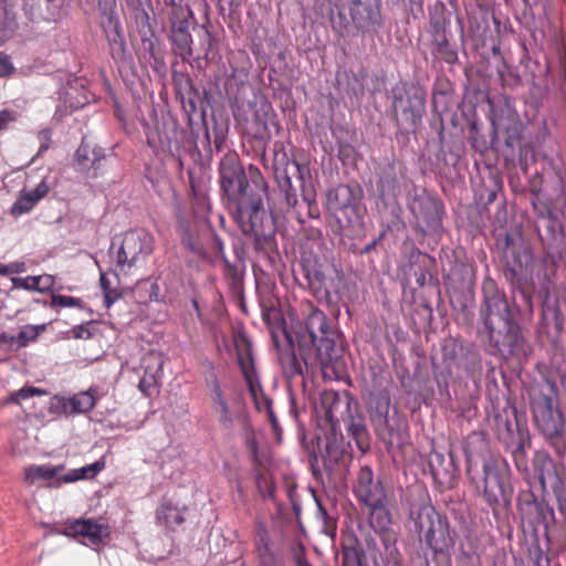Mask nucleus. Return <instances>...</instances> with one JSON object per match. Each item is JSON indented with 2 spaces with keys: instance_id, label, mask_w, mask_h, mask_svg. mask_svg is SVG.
I'll use <instances>...</instances> for the list:
<instances>
[{
  "instance_id": "obj_1",
  "label": "nucleus",
  "mask_w": 566,
  "mask_h": 566,
  "mask_svg": "<svg viewBox=\"0 0 566 566\" xmlns=\"http://www.w3.org/2000/svg\"><path fill=\"white\" fill-rule=\"evenodd\" d=\"M531 205L535 213V229L545 249V255L530 265V281L525 287V300L520 291L514 294L512 284V303L497 282L485 276L482 282V303L479 310L478 331L493 355L509 360L527 355L528 346L522 333L517 314L521 311L533 313V292L535 290L534 272L538 281V296L542 301L539 327L544 333L563 329V317L556 300L551 296L553 277L557 263L566 255V163L559 154L541 157V171L536 170L528 180Z\"/></svg>"
},
{
  "instance_id": "obj_2",
  "label": "nucleus",
  "mask_w": 566,
  "mask_h": 566,
  "mask_svg": "<svg viewBox=\"0 0 566 566\" xmlns=\"http://www.w3.org/2000/svg\"><path fill=\"white\" fill-rule=\"evenodd\" d=\"M272 343L286 378H305L319 368L324 378L338 379L344 370V339L325 312L312 308L290 327L271 331Z\"/></svg>"
},
{
  "instance_id": "obj_3",
  "label": "nucleus",
  "mask_w": 566,
  "mask_h": 566,
  "mask_svg": "<svg viewBox=\"0 0 566 566\" xmlns=\"http://www.w3.org/2000/svg\"><path fill=\"white\" fill-rule=\"evenodd\" d=\"M219 182L222 199L239 229L253 238V248L259 255L274 263L276 220L264 207L269 185L261 170L250 165L245 171L239 156L228 151L219 163Z\"/></svg>"
},
{
  "instance_id": "obj_4",
  "label": "nucleus",
  "mask_w": 566,
  "mask_h": 566,
  "mask_svg": "<svg viewBox=\"0 0 566 566\" xmlns=\"http://www.w3.org/2000/svg\"><path fill=\"white\" fill-rule=\"evenodd\" d=\"M201 124L198 129L190 130L179 128L174 119L164 120L157 126L156 134L147 135V143L156 151L168 154L178 165L180 170L186 169L191 196L197 203H203L207 199V180L201 176V167L198 161H210L214 153L223 149L228 134V126L219 122L212 114L207 117V109L214 102L210 91L206 87L200 91Z\"/></svg>"
},
{
  "instance_id": "obj_5",
  "label": "nucleus",
  "mask_w": 566,
  "mask_h": 566,
  "mask_svg": "<svg viewBox=\"0 0 566 566\" xmlns=\"http://www.w3.org/2000/svg\"><path fill=\"white\" fill-rule=\"evenodd\" d=\"M488 451L486 433L473 431L467 439V474L485 503L483 511L492 514L491 526L501 530L512 515L513 486L511 469L502 457L484 455Z\"/></svg>"
},
{
  "instance_id": "obj_6",
  "label": "nucleus",
  "mask_w": 566,
  "mask_h": 566,
  "mask_svg": "<svg viewBox=\"0 0 566 566\" xmlns=\"http://www.w3.org/2000/svg\"><path fill=\"white\" fill-rule=\"evenodd\" d=\"M272 169L279 189L280 210L301 224L308 219L318 220L321 209L316 200L310 165L291 158L284 145L276 142Z\"/></svg>"
},
{
  "instance_id": "obj_7",
  "label": "nucleus",
  "mask_w": 566,
  "mask_h": 566,
  "mask_svg": "<svg viewBox=\"0 0 566 566\" xmlns=\"http://www.w3.org/2000/svg\"><path fill=\"white\" fill-rule=\"evenodd\" d=\"M495 208L492 227L496 245L502 250L503 275L512 284L514 294L520 291L530 304L525 287L531 277L530 265H536L533 250L525 242L518 226L512 222L507 227V209L503 198L496 202Z\"/></svg>"
},
{
  "instance_id": "obj_8",
  "label": "nucleus",
  "mask_w": 566,
  "mask_h": 566,
  "mask_svg": "<svg viewBox=\"0 0 566 566\" xmlns=\"http://www.w3.org/2000/svg\"><path fill=\"white\" fill-rule=\"evenodd\" d=\"M486 421L504 449L511 453L518 471L527 468L526 447L531 438L524 413L510 399L491 400L485 408Z\"/></svg>"
},
{
  "instance_id": "obj_9",
  "label": "nucleus",
  "mask_w": 566,
  "mask_h": 566,
  "mask_svg": "<svg viewBox=\"0 0 566 566\" xmlns=\"http://www.w3.org/2000/svg\"><path fill=\"white\" fill-rule=\"evenodd\" d=\"M175 231L180 245L199 261L210 262L211 253H222L223 240L216 232L211 221L180 200L174 202Z\"/></svg>"
},
{
  "instance_id": "obj_10",
  "label": "nucleus",
  "mask_w": 566,
  "mask_h": 566,
  "mask_svg": "<svg viewBox=\"0 0 566 566\" xmlns=\"http://www.w3.org/2000/svg\"><path fill=\"white\" fill-rule=\"evenodd\" d=\"M408 527L433 557L448 555L455 545L454 532L448 517L429 502H411L408 507Z\"/></svg>"
},
{
  "instance_id": "obj_11",
  "label": "nucleus",
  "mask_w": 566,
  "mask_h": 566,
  "mask_svg": "<svg viewBox=\"0 0 566 566\" xmlns=\"http://www.w3.org/2000/svg\"><path fill=\"white\" fill-rule=\"evenodd\" d=\"M531 411L538 433L563 458L566 452L565 419L554 382L531 396Z\"/></svg>"
},
{
  "instance_id": "obj_12",
  "label": "nucleus",
  "mask_w": 566,
  "mask_h": 566,
  "mask_svg": "<svg viewBox=\"0 0 566 566\" xmlns=\"http://www.w3.org/2000/svg\"><path fill=\"white\" fill-rule=\"evenodd\" d=\"M350 444L342 432H329L318 438L317 449L310 453L312 474L322 484L338 482L346 478L352 462Z\"/></svg>"
},
{
  "instance_id": "obj_13",
  "label": "nucleus",
  "mask_w": 566,
  "mask_h": 566,
  "mask_svg": "<svg viewBox=\"0 0 566 566\" xmlns=\"http://www.w3.org/2000/svg\"><path fill=\"white\" fill-rule=\"evenodd\" d=\"M426 91L416 83L400 82L391 87L392 108L399 134L416 133L426 112Z\"/></svg>"
},
{
  "instance_id": "obj_14",
  "label": "nucleus",
  "mask_w": 566,
  "mask_h": 566,
  "mask_svg": "<svg viewBox=\"0 0 566 566\" xmlns=\"http://www.w3.org/2000/svg\"><path fill=\"white\" fill-rule=\"evenodd\" d=\"M446 93L439 92L432 95V108L440 115V128L438 132L440 150L437 155V168H455L459 161L465 156L464 127L459 120V115L453 113L450 118L452 130L446 133L442 114L446 112Z\"/></svg>"
},
{
  "instance_id": "obj_15",
  "label": "nucleus",
  "mask_w": 566,
  "mask_h": 566,
  "mask_svg": "<svg viewBox=\"0 0 566 566\" xmlns=\"http://www.w3.org/2000/svg\"><path fill=\"white\" fill-rule=\"evenodd\" d=\"M517 510L525 538L542 537L546 539L548 547L551 545L548 527L555 521L554 509L544 499H538L528 488L518 492Z\"/></svg>"
},
{
  "instance_id": "obj_16",
  "label": "nucleus",
  "mask_w": 566,
  "mask_h": 566,
  "mask_svg": "<svg viewBox=\"0 0 566 566\" xmlns=\"http://www.w3.org/2000/svg\"><path fill=\"white\" fill-rule=\"evenodd\" d=\"M154 249L153 234L144 228H136L123 234L117 249H115V242H112L108 253L114 259L116 266L120 271L127 272L143 265Z\"/></svg>"
},
{
  "instance_id": "obj_17",
  "label": "nucleus",
  "mask_w": 566,
  "mask_h": 566,
  "mask_svg": "<svg viewBox=\"0 0 566 566\" xmlns=\"http://www.w3.org/2000/svg\"><path fill=\"white\" fill-rule=\"evenodd\" d=\"M101 27L106 38L109 55L120 75H136L137 66L129 50L124 28L115 10L102 11Z\"/></svg>"
},
{
  "instance_id": "obj_18",
  "label": "nucleus",
  "mask_w": 566,
  "mask_h": 566,
  "mask_svg": "<svg viewBox=\"0 0 566 566\" xmlns=\"http://www.w3.org/2000/svg\"><path fill=\"white\" fill-rule=\"evenodd\" d=\"M443 364H450L459 377H465L478 387L482 380L484 365L481 350L473 343L450 338L442 346Z\"/></svg>"
},
{
  "instance_id": "obj_19",
  "label": "nucleus",
  "mask_w": 566,
  "mask_h": 566,
  "mask_svg": "<svg viewBox=\"0 0 566 566\" xmlns=\"http://www.w3.org/2000/svg\"><path fill=\"white\" fill-rule=\"evenodd\" d=\"M407 207L424 235L439 234L443 228L444 205L424 188L413 187L408 195Z\"/></svg>"
},
{
  "instance_id": "obj_20",
  "label": "nucleus",
  "mask_w": 566,
  "mask_h": 566,
  "mask_svg": "<svg viewBox=\"0 0 566 566\" xmlns=\"http://www.w3.org/2000/svg\"><path fill=\"white\" fill-rule=\"evenodd\" d=\"M241 340L245 344L244 349L238 348V364L247 382L250 396L253 400L254 407L259 412H265L276 436L281 434L282 429L279 424L277 417L273 410L272 399L264 392L258 376L251 343L245 335L241 336Z\"/></svg>"
},
{
  "instance_id": "obj_21",
  "label": "nucleus",
  "mask_w": 566,
  "mask_h": 566,
  "mask_svg": "<svg viewBox=\"0 0 566 566\" xmlns=\"http://www.w3.org/2000/svg\"><path fill=\"white\" fill-rule=\"evenodd\" d=\"M326 213L334 218L340 228L355 227L361 221L360 190L339 184L326 191Z\"/></svg>"
},
{
  "instance_id": "obj_22",
  "label": "nucleus",
  "mask_w": 566,
  "mask_h": 566,
  "mask_svg": "<svg viewBox=\"0 0 566 566\" xmlns=\"http://www.w3.org/2000/svg\"><path fill=\"white\" fill-rule=\"evenodd\" d=\"M300 264L314 296L318 301L333 302L331 293L333 280L328 277L333 266L328 260L312 251H303Z\"/></svg>"
},
{
  "instance_id": "obj_23",
  "label": "nucleus",
  "mask_w": 566,
  "mask_h": 566,
  "mask_svg": "<svg viewBox=\"0 0 566 566\" xmlns=\"http://www.w3.org/2000/svg\"><path fill=\"white\" fill-rule=\"evenodd\" d=\"M224 94L235 119L244 118L247 113L256 106L253 87L248 73L233 67L224 81Z\"/></svg>"
},
{
  "instance_id": "obj_24",
  "label": "nucleus",
  "mask_w": 566,
  "mask_h": 566,
  "mask_svg": "<svg viewBox=\"0 0 566 566\" xmlns=\"http://www.w3.org/2000/svg\"><path fill=\"white\" fill-rule=\"evenodd\" d=\"M321 408L324 417L331 424V432H342L340 423L355 409H359V403L347 390L336 391L327 389L321 394Z\"/></svg>"
},
{
  "instance_id": "obj_25",
  "label": "nucleus",
  "mask_w": 566,
  "mask_h": 566,
  "mask_svg": "<svg viewBox=\"0 0 566 566\" xmlns=\"http://www.w3.org/2000/svg\"><path fill=\"white\" fill-rule=\"evenodd\" d=\"M114 155L113 148H104L83 137L73 156V167L85 177L95 179L105 170V161Z\"/></svg>"
},
{
  "instance_id": "obj_26",
  "label": "nucleus",
  "mask_w": 566,
  "mask_h": 566,
  "mask_svg": "<svg viewBox=\"0 0 566 566\" xmlns=\"http://www.w3.org/2000/svg\"><path fill=\"white\" fill-rule=\"evenodd\" d=\"M381 0H347L350 21L363 35L376 34L385 25Z\"/></svg>"
},
{
  "instance_id": "obj_27",
  "label": "nucleus",
  "mask_w": 566,
  "mask_h": 566,
  "mask_svg": "<svg viewBox=\"0 0 566 566\" xmlns=\"http://www.w3.org/2000/svg\"><path fill=\"white\" fill-rule=\"evenodd\" d=\"M377 438L386 446L388 452L392 449H401L409 438L408 421L397 408L392 412L371 423Z\"/></svg>"
},
{
  "instance_id": "obj_28",
  "label": "nucleus",
  "mask_w": 566,
  "mask_h": 566,
  "mask_svg": "<svg viewBox=\"0 0 566 566\" xmlns=\"http://www.w3.org/2000/svg\"><path fill=\"white\" fill-rule=\"evenodd\" d=\"M534 474L543 494L554 495L559 504L565 500V484L557 472L554 460L546 453H536L533 460Z\"/></svg>"
},
{
  "instance_id": "obj_29",
  "label": "nucleus",
  "mask_w": 566,
  "mask_h": 566,
  "mask_svg": "<svg viewBox=\"0 0 566 566\" xmlns=\"http://www.w3.org/2000/svg\"><path fill=\"white\" fill-rule=\"evenodd\" d=\"M495 117L501 118V125L497 129L504 128L506 132L505 146L511 150L512 158L518 157L523 159V125L520 120L518 114L514 105L505 99L504 106L501 109L495 108Z\"/></svg>"
},
{
  "instance_id": "obj_30",
  "label": "nucleus",
  "mask_w": 566,
  "mask_h": 566,
  "mask_svg": "<svg viewBox=\"0 0 566 566\" xmlns=\"http://www.w3.org/2000/svg\"><path fill=\"white\" fill-rule=\"evenodd\" d=\"M459 120L461 125L468 127V139L475 151L483 154L494 146L497 126L501 125V118L495 117V107H493V117L491 118L492 128L489 135L482 133V123L476 118L475 114L468 116L461 113Z\"/></svg>"
},
{
  "instance_id": "obj_31",
  "label": "nucleus",
  "mask_w": 566,
  "mask_h": 566,
  "mask_svg": "<svg viewBox=\"0 0 566 566\" xmlns=\"http://www.w3.org/2000/svg\"><path fill=\"white\" fill-rule=\"evenodd\" d=\"M353 491L357 501L364 505L379 503L387 496L382 481L375 478L373 469L367 464L360 467Z\"/></svg>"
},
{
  "instance_id": "obj_32",
  "label": "nucleus",
  "mask_w": 566,
  "mask_h": 566,
  "mask_svg": "<svg viewBox=\"0 0 566 566\" xmlns=\"http://www.w3.org/2000/svg\"><path fill=\"white\" fill-rule=\"evenodd\" d=\"M428 468L434 483L441 489H450L454 484L458 467L451 451L443 453L432 450L428 455Z\"/></svg>"
},
{
  "instance_id": "obj_33",
  "label": "nucleus",
  "mask_w": 566,
  "mask_h": 566,
  "mask_svg": "<svg viewBox=\"0 0 566 566\" xmlns=\"http://www.w3.org/2000/svg\"><path fill=\"white\" fill-rule=\"evenodd\" d=\"M65 0H23L22 10L32 22L55 21L61 14Z\"/></svg>"
},
{
  "instance_id": "obj_34",
  "label": "nucleus",
  "mask_w": 566,
  "mask_h": 566,
  "mask_svg": "<svg viewBox=\"0 0 566 566\" xmlns=\"http://www.w3.org/2000/svg\"><path fill=\"white\" fill-rule=\"evenodd\" d=\"M138 62L144 67L153 70L156 76L164 77L167 74V65L159 39L156 41H144L136 49Z\"/></svg>"
},
{
  "instance_id": "obj_35",
  "label": "nucleus",
  "mask_w": 566,
  "mask_h": 566,
  "mask_svg": "<svg viewBox=\"0 0 566 566\" xmlns=\"http://www.w3.org/2000/svg\"><path fill=\"white\" fill-rule=\"evenodd\" d=\"M126 3L129 8H132V18L134 19L136 25L139 43H144V41L158 40L159 38L155 31L157 20L155 17H150L148 10H146L143 6V1L126 0Z\"/></svg>"
},
{
  "instance_id": "obj_36",
  "label": "nucleus",
  "mask_w": 566,
  "mask_h": 566,
  "mask_svg": "<svg viewBox=\"0 0 566 566\" xmlns=\"http://www.w3.org/2000/svg\"><path fill=\"white\" fill-rule=\"evenodd\" d=\"M343 424L347 436L355 441L357 449L361 453H366L370 449V434L360 408L355 409Z\"/></svg>"
},
{
  "instance_id": "obj_37",
  "label": "nucleus",
  "mask_w": 566,
  "mask_h": 566,
  "mask_svg": "<svg viewBox=\"0 0 566 566\" xmlns=\"http://www.w3.org/2000/svg\"><path fill=\"white\" fill-rule=\"evenodd\" d=\"M503 188L502 179L497 176L490 174L488 177L482 179L481 185L474 191V200L478 206H481L480 214L484 211H489L491 205H495L499 195Z\"/></svg>"
},
{
  "instance_id": "obj_38",
  "label": "nucleus",
  "mask_w": 566,
  "mask_h": 566,
  "mask_svg": "<svg viewBox=\"0 0 566 566\" xmlns=\"http://www.w3.org/2000/svg\"><path fill=\"white\" fill-rule=\"evenodd\" d=\"M447 291L452 308L461 313L463 321L472 323L474 316L473 308L475 304L474 286L455 289L452 285V287L447 289Z\"/></svg>"
},
{
  "instance_id": "obj_39",
  "label": "nucleus",
  "mask_w": 566,
  "mask_h": 566,
  "mask_svg": "<svg viewBox=\"0 0 566 566\" xmlns=\"http://www.w3.org/2000/svg\"><path fill=\"white\" fill-rule=\"evenodd\" d=\"M69 533L80 535L90 539L94 545L101 544L109 536V527L93 520H75L69 527Z\"/></svg>"
},
{
  "instance_id": "obj_40",
  "label": "nucleus",
  "mask_w": 566,
  "mask_h": 566,
  "mask_svg": "<svg viewBox=\"0 0 566 566\" xmlns=\"http://www.w3.org/2000/svg\"><path fill=\"white\" fill-rule=\"evenodd\" d=\"M379 199L385 203L396 201L401 193V184L392 165L384 168L377 182Z\"/></svg>"
},
{
  "instance_id": "obj_41",
  "label": "nucleus",
  "mask_w": 566,
  "mask_h": 566,
  "mask_svg": "<svg viewBox=\"0 0 566 566\" xmlns=\"http://www.w3.org/2000/svg\"><path fill=\"white\" fill-rule=\"evenodd\" d=\"M187 506H178L170 500L163 499L156 511V520L158 525L169 531H175L185 522V513Z\"/></svg>"
},
{
  "instance_id": "obj_42",
  "label": "nucleus",
  "mask_w": 566,
  "mask_h": 566,
  "mask_svg": "<svg viewBox=\"0 0 566 566\" xmlns=\"http://www.w3.org/2000/svg\"><path fill=\"white\" fill-rule=\"evenodd\" d=\"M447 289H451L452 285L455 289L465 286H474L475 282V270L473 265L464 262H455L450 272L443 276Z\"/></svg>"
},
{
  "instance_id": "obj_43",
  "label": "nucleus",
  "mask_w": 566,
  "mask_h": 566,
  "mask_svg": "<svg viewBox=\"0 0 566 566\" xmlns=\"http://www.w3.org/2000/svg\"><path fill=\"white\" fill-rule=\"evenodd\" d=\"M223 263V275L229 289L234 294H240L243 289V274L245 264L231 262L226 255L224 243L222 244V253H214Z\"/></svg>"
},
{
  "instance_id": "obj_44",
  "label": "nucleus",
  "mask_w": 566,
  "mask_h": 566,
  "mask_svg": "<svg viewBox=\"0 0 566 566\" xmlns=\"http://www.w3.org/2000/svg\"><path fill=\"white\" fill-rule=\"evenodd\" d=\"M370 423L392 412L390 394L386 388L371 391L367 400Z\"/></svg>"
},
{
  "instance_id": "obj_45",
  "label": "nucleus",
  "mask_w": 566,
  "mask_h": 566,
  "mask_svg": "<svg viewBox=\"0 0 566 566\" xmlns=\"http://www.w3.org/2000/svg\"><path fill=\"white\" fill-rule=\"evenodd\" d=\"M17 29L14 7L8 0H0V45L10 40Z\"/></svg>"
},
{
  "instance_id": "obj_46",
  "label": "nucleus",
  "mask_w": 566,
  "mask_h": 566,
  "mask_svg": "<svg viewBox=\"0 0 566 566\" xmlns=\"http://www.w3.org/2000/svg\"><path fill=\"white\" fill-rule=\"evenodd\" d=\"M99 398L98 387L91 386L84 391H80L71 396V410L73 415H82L91 412Z\"/></svg>"
},
{
  "instance_id": "obj_47",
  "label": "nucleus",
  "mask_w": 566,
  "mask_h": 566,
  "mask_svg": "<svg viewBox=\"0 0 566 566\" xmlns=\"http://www.w3.org/2000/svg\"><path fill=\"white\" fill-rule=\"evenodd\" d=\"M12 285L15 289H22L27 291H35L45 293L52 290L54 284V276L50 274L25 276V277H12Z\"/></svg>"
},
{
  "instance_id": "obj_48",
  "label": "nucleus",
  "mask_w": 566,
  "mask_h": 566,
  "mask_svg": "<svg viewBox=\"0 0 566 566\" xmlns=\"http://www.w3.org/2000/svg\"><path fill=\"white\" fill-rule=\"evenodd\" d=\"M369 509V524L377 532L390 528L392 524L391 513L388 509V497L379 503L366 504Z\"/></svg>"
},
{
  "instance_id": "obj_49",
  "label": "nucleus",
  "mask_w": 566,
  "mask_h": 566,
  "mask_svg": "<svg viewBox=\"0 0 566 566\" xmlns=\"http://www.w3.org/2000/svg\"><path fill=\"white\" fill-rule=\"evenodd\" d=\"M542 537L525 538L527 543V560L532 566H552L551 558L548 556L549 546H546V539H544V546L541 543Z\"/></svg>"
},
{
  "instance_id": "obj_50",
  "label": "nucleus",
  "mask_w": 566,
  "mask_h": 566,
  "mask_svg": "<svg viewBox=\"0 0 566 566\" xmlns=\"http://www.w3.org/2000/svg\"><path fill=\"white\" fill-rule=\"evenodd\" d=\"M200 45L203 51V55H198L193 59L192 66H197L199 69L205 67L210 61H212L216 56L214 48L217 45V40L212 35V33L203 27L202 35L200 39Z\"/></svg>"
},
{
  "instance_id": "obj_51",
  "label": "nucleus",
  "mask_w": 566,
  "mask_h": 566,
  "mask_svg": "<svg viewBox=\"0 0 566 566\" xmlns=\"http://www.w3.org/2000/svg\"><path fill=\"white\" fill-rule=\"evenodd\" d=\"M342 566H370L366 552L356 539L350 545H342Z\"/></svg>"
},
{
  "instance_id": "obj_52",
  "label": "nucleus",
  "mask_w": 566,
  "mask_h": 566,
  "mask_svg": "<svg viewBox=\"0 0 566 566\" xmlns=\"http://www.w3.org/2000/svg\"><path fill=\"white\" fill-rule=\"evenodd\" d=\"M171 50L180 56L182 61L190 62L193 57L192 38L188 33H170Z\"/></svg>"
},
{
  "instance_id": "obj_53",
  "label": "nucleus",
  "mask_w": 566,
  "mask_h": 566,
  "mask_svg": "<svg viewBox=\"0 0 566 566\" xmlns=\"http://www.w3.org/2000/svg\"><path fill=\"white\" fill-rule=\"evenodd\" d=\"M188 94H182L178 97L181 103L182 109L189 117V124L192 125V115L199 113L201 115L202 102L200 99V90L192 85L188 91Z\"/></svg>"
},
{
  "instance_id": "obj_54",
  "label": "nucleus",
  "mask_w": 566,
  "mask_h": 566,
  "mask_svg": "<svg viewBox=\"0 0 566 566\" xmlns=\"http://www.w3.org/2000/svg\"><path fill=\"white\" fill-rule=\"evenodd\" d=\"M57 471L59 468L51 464H32L24 470V481L29 485L34 484L39 480L49 481L56 476Z\"/></svg>"
},
{
  "instance_id": "obj_55",
  "label": "nucleus",
  "mask_w": 566,
  "mask_h": 566,
  "mask_svg": "<svg viewBox=\"0 0 566 566\" xmlns=\"http://www.w3.org/2000/svg\"><path fill=\"white\" fill-rule=\"evenodd\" d=\"M452 368L450 364H443L441 367H434L433 378L437 385L438 395L441 400L450 399V379L452 378Z\"/></svg>"
},
{
  "instance_id": "obj_56",
  "label": "nucleus",
  "mask_w": 566,
  "mask_h": 566,
  "mask_svg": "<svg viewBox=\"0 0 566 566\" xmlns=\"http://www.w3.org/2000/svg\"><path fill=\"white\" fill-rule=\"evenodd\" d=\"M163 375V361H159L157 364V367L155 370L150 368L149 366L145 367L144 376L140 378L138 388L139 390L146 395L151 396L153 391L158 385V379Z\"/></svg>"
},
{
  "instance_id": "obj_57",
  "label": "nucleus",
  "mask_w": 566,
  "mask_h": 566,
  "mask_svg": "<svg viewBox=\"0 0 566 566\" xmlns=\"http://www.w3.org/2000/svg\"><path fill=\"white\" fill-rule=\"evenodd\" d=\"M432 54L434 55L436 59H440L448 64H454L458 61V52L450 44L448 38L434 41L432 42Z\"/></svg>"
},
{
  "instance_id": "obj_58",
  "label": "nucleus",
  "mask_w": 566,
  "mask_h": 566,
  "mask_svg": "<svg viewBox=\"0 0 566 566\" xmlns=\"http://www.w3.org/2000/svg\"><path fill=\"white\" fill-rule=\"evenodd\" d=\"M190 19L193 20V12L189 8H179L172 13L171 31L170 33H188L191 24Z\"/></svg>"
},
{
  "instance_id": "obj_59",
  "label": "nucleus",
  "mask_w": 566,
  "mask_h": 566,
  "mask_svg": "<svg viewBox=\"0 0 566 566\" xmlns=\"http://www.w3.org/2000/svg\"><path fill=\"white\" fill-rule=\"evenodd\" d=\"M252 137L255 140V146L264 151L271 139V133L269 130L268 122L258 113L255 114Z\"/></svg>"
},
{
  "instance_id": "obj_60",
  "label": "nucleus",
  "mask_w": 566,
  "mask_h": 566,
  "mask_svg": "<svg viewBox=\"0 0 566 566\" xmlns=\"http://www.w3.org/2000/svg\"><path fill=\"white\" fill-rule=\"evenodd\" d=\"M177 64L172 65L171 77L176 97L188 94L187 91L195 85L192 78L186 71L178 70Z\"/></svg>"
},
{
  "instance_id": "obj_61",
  "label": "nucleus",
  "mask_w": 566,
  "mask_h": 566,
  "mask_svg": "<svg viewBox=\"0 0 566 566\" xmlns=\"http://www.w3.org/2000/svg\"><path fill=\"white\" fill-rule=\"evenodd\" d=\"M380 535L382 546L385 548L386 558L388 562L396 563L398 560L399 552L397 549V536L391 528L377 531Z\"/></svg>"
},
{
  "instance_id": "obj_62",
  "label": "nucleus",
  "mask_w": 566,
  "mask_h": 566,
  "mask_svg": "<svg viewBox=\"0 0 566 566\" xmlns=\"http://www.w3.org/2000/svg\"><path fill=\"white\" fill-rule=\"evenodd\" d=\"M46 391L34 386H24L11 392L4 400V403H20L22 400L30 399L34 396L45 395Z\"/></svg>"
},
{
  "instance_id": "obj_63",
  "label": "nucleus",
  "mask_w": 566,
  "mask_h": 566,
  "mask_svg": "<svg viewBox=\"0 0 566 566\" xmlns=\"http://www.w3.org/2000/svg\"><path fill=\"white\" fill-rule=\"evenodd\" d=\"M36 203L38 201L33 198L30 191L21 192L11 207V213L14 216L28 213Z\"/></svg>"
},
{
  "instance_id": "obj_64",
  "label": "nucleus",
  "mask_w": 566,
  "mask_h": 566,
  "mask_svg": "<svg viewBox=\"0 0 566 566\" xmlns=\"http://www.w3.org/2000/svg\"><path fill=\"white\" fill-rule=\"evenodd\" d=\"M255 553H256L260 566H282L283 565L282 558L273 549V545L255 549Z\"/></svg>"
}]
</instances>
